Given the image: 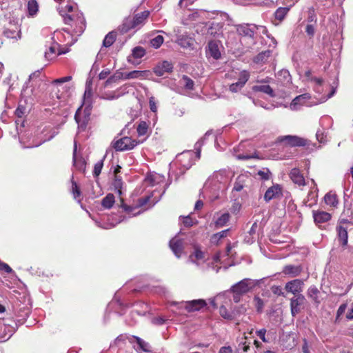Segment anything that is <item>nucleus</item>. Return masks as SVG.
<instances>
[{"label": "nucleus", "mask_w": 353, "mask_h": 353, "mask_svg": "<svg viewBox=\"0 0 353 353\" xmlns=\"http://www.w3.org/2000/svg\"><path fill=\"white\" fill-rule=\"evenodd\" d=\"M92 94V81H87L85 85V90L83 95V103L82 106H85L84 109L80 107L77 110L74 119L78 124V127L81 129H84L90 119L91 114V97Z\"/></svg>", "instance_id": "1"}, {"label": "nucleus", "mask_w": 353, "mask_h": 353, "mask_svg": "<svg viewBox=\"0 0 353 353\" xmlns=\"http://www.w3.org/2000/svg\"><path fill=\"white\" fill-rule=\"evenodd\" d=\"M65 8L68 13L63 14L60 11L65 23L74 26V32L77 35H81L85 29V20L81 12H73V6L67 5Z\"/></svg>", "instance_id": "2"}, {"label": "nucleus", "mask_w": 353, "mask_h": 353, "mask_svg": "<svg viewBox=\"0 0 353 353\" xmlns=\"http://www.w3.org/2000/svg\"><path fill=\"white\" fill-rule=\"evenodd\" d=\"M150 13V11L145 10L136 14L133 17H126L119 28L120 32L126 33L132 29H139L145 24L149 17Z\"/></svg>", "instance_id": "3"}, {"label": "nucleus", "mask_w": 353, "mask_h": 353, "mask_svg": "<svg viewBox=\"0 0 353 353\" xmlns=\"http://www.w3.org/2000/svg\"><path fill=\"white\" fill-rule=\"evenodd\" d=\"M189 261L202 271L208 270L211 267V263L206 259L205 253L198 248H195L190 254Z\"/></svg>", "instance_id": "4"}, {"label": "nucleus", "mask_w": 353, "mask_h": 353, "mask_svg": "<svg viewBox=\"0 0 353 353\" xmlns=\"http://www.w3.org/2000/svg\"><path fill=\"white\" fill-rule=\"evenodd\" d=\"M321 128H319L316 133L317 141L323 144L328 141V128L332 125V119L328 116H324L320 119Z\"/></svg>", "instance_id": "5"}, {"label": "nucleus", "mask_w": 353, "mask_h": 353, "mask_svg": "<svg viewBox=\"0 0 353 353\" xmlns=\"http://www.w3.org/2000/svg\"><path fill=\"white\" fill-rule=\"evenodd\" d=\"M247 143L243 141L236 147H234L232 150V154L234 157L241 161H247L251 159H259V157L255 151L250 152L246 150Z\"/></svg>", "instance_id": "6"}, {"label": "nucleus", "mask_w": 353, "mask_h": 353, "mask_svg": "<svg viewBox=\"0 0 353 353\" xmlns=\"http://www.w3.org/2000/svg\"><path fill=\"white\" fill-rule=\"evenodd\" d=\"M139 144L136 139L131 137H124L118 140L114 141L112 143V147L117 151H125L133 149Z\"/></svg>", "instance_id": "7"}, {"label": "nucleus", "mask_w": 353, "mask_h": 353, "mask_svg": "<svg viewBox=\"0 0 353 353\" xmlns=\"http://www.w3.org/2000/svg\"><path fill=\"white\" fill-rule=\"evenodd\" d=\"M177 306L176 309L181 310L184 308L187 312L198 311L207 305V303L203 299H196L190 301L181 302L179 303H173Z\"/></svg>", "instance_id": "8"}, {"label": "nucleus", "mask_w": 353, "mask_h": 353, "mask_svg": "<svg viewBox=\"0 0 353 353\" xmlns=\"http://www.w3.org/2000/svg\"><path fill=\"white\" fill-rule=\"evenodd\" d=\"M194 162V152L190 150L183 152L176 157V163L185 170L190 169Z\"/></svg>", "instance_id": "9"}, {"label": "nucleus", "mask_w": 353, "mask_h": 353, "mask_svg": "<svg viewBox=\"0 0 353 353\" xmlns=\"http://www.w3.org/2000/svg\"><path fill=\"white\" fill-rule=\"evenodd\" d=\"M278 142L280 143H285L287 145L290 146H305L307 143V141L303 138L293 136V135H286L279 137L277 139Z\"/></svg>", "instance_id": "10"}, {"label": "nucleus", "mask_w": 353, "mask_h": 353, "mask_svg": "<svg viewBox=\"0 0 353 353\" xmlns=\"http://www.w3.org/2000/svg\"><path fill=\"white\" fill-rule=\"evenodd\" d=\"M258 27L254 24L242 23L236 26V30L239 35L253 38Z\"/></svg>", "instance_id": "11"}, {"label": "nucleus", "mask_w": 353, "mask_h": 353, "mask_svg": "<svg viewBox=\"0 0 353 353\" xmlns=\"http://www.w3.org/2000/svg\"><path fill=\"white\" fill-rule=\"evenodd\" d=\"M311 98V96L308 93H305L296 97L290 105V108L292 110H297L302 105L310 106L313 103H308L307 101Z\"/></svg>", "instance_id": "12"}, {"label": "nucleus", "mask_w": 353, "mask_h": 353, "mask_svg": "<svg viewBox=\"0 0 353 353\" xmlns=\"http://www.w3.org/2000/svg\"><path fill=\"white\" fill-rule=\"evenodd\" d=\"M253 286L254 285H252L251 279H244L233 285L230 290L232 292H236L244 295L248 292Z\"/></svg>", "instance_id": "13"}, {"label": "nucleus", "mask_w": 353, "mask_h": 353, "mask_svg": "<svg viewBox=\"0 0 353 353\" xmlns=\"http://www.w3.org/2000/svg\"><path fill=\"white\" fill-rule=\"evenodd\" d=\"M128 340L131 343H137V347L134 346V347L138 353L150 352L151 351L150 344L139 336H130Z\"/></svg>", "instance_id": "14"}, {"label": "nucleus", "mask_w": 353, "mask_h": 353, "mask_svg": "<svg viewBox=\"0 0 353 353\" xmlns=\"http://www.w3.org/2000/svg\"><path fill=\"white\" fill-rule=\"evenodd\" d=\"M305 298L303 294H298L290 299V310L292 316H296L301 312V306L305 303Z\"/></svg>", "instance_id": "15"}, {"label": "nucleus", "mask_w": 353, "mask_h": 353, "mask_svg": "<svg viewBox=\"0 0 353 353\" xmlns=\"http://www.w3.org/2000/svg\"><path fill=\"white\" fill-rule=\"evenodd\" d=\"M303 281L301 279H294L286 283L285 289L287 292L293 294L295 296L301 294L300 292L303 290Z\"/></svg>", "instance_id": "16"}, {"label": "nucleus", "mask_w": 353, "mask_h": 353, "mask_svg": "<svg viewBox=\"0 0 353 353\" xmlns=\"http://www.w3.org/2000/svg\"><path fill=\"white\" fill-rule=\"evenodd\" d=\"M220 43L218 41L212 40L208 42V48L206 49V54L212 57L213 59L217 60L221 57V52L219 50Z\"/></svg>", "instance_id": "17"}, {"label": "nucleus", "mask_w": 353, "mask_h": 353, "mask_svg": "<svg viewBox=\"0 0 353 353\" xmlns=\"http://www.w3.org/2000/svg\"><path fill=\"white\" fill-rule=\"evenodd\" d=\"M312 214L315 224L319 228L321 224L328 222L332 218L330 213L321 210H313Z\"/></svg>", "instance_id": "18"}, {"label": "nucleus", "mask_w": 353, "mask_h": 353, "mask_svg": "<svg viewBox=\"0 0 353 353\" xmlns=\"http://www.w3.org/2000/svg\"><path fill=\"white\" fill-rule=\"evenodd\" d=\"M250 180L251 177L248 174L239 175L235 179L232 190L236 192L241 191L244 187L248 185Z\"/></svg>", "instance_id": "19"}, {"label": "nucleus", "mask_w": 353, "mask_h": 353, "mask_svg": "<svg viewBox=\"0 0 353 353\" xmlns=\"http://www.w3.org/2000/svg\"><path fill=\"white\" fill-rule=\"evenodd\" d=\"M170 248L174 255L179 258L183 251V241L178 236H174L170 241Z\"/></svg>", "instance_id": "20"}, {"label": "nucleus", "mask_w": 353, "mask_h": 353, "mask_svg": "<svg viewBox=\"0 0 353 353\" xmlns=\"http://www.w3.org/2000/svg\"><path fill=\"white\" fill-rule=\"evenodd\" d=\"M3 34L8 38L15 39L18 40L21 39V30L17 23H10V26L5 28Z\"/></svg>", "instance_id": "21"}, {"label": "nucleus", "mask_w": 353, "mask_h": 353, "mask_svg": "<svg viewBox=\"0 0 353 353\" xmlns=\"http://www.w3.org/2000/svg\"><path fill=\"white\" fill-rule=\"evenodd\" d=\"M77 143L74 142L73 150V164L78 170L84 172L85 170L86 161L82 156L77 154Z\"/></svg>", "instance_id": "22"}, {"label": "nucleus", "mask_w": 353, "mask_h": 353, "mask_svg": "<svg viewBox=\"0 0 353 353\" xmlns=\"http://www.w3.org/2000/svg\"><path fill=\"white\" fill-rule=\"evenodd\" d=\"M173 66L171 63L167 61H163L154 68V72L156 75L161 77L166 73H170L172 71Z\"/></svg>", "instance_id": "23"}, {"label": "nucleus", "mask_w": 353, "mask_h": 353, "mask_svg": "<svg viewBox=\"0 0 353 353\" xmlns=\"http://www.w3.org/2000/svg\"><path fill=\"white\" fill-rule=\"evenodd\" d=\"M281 195V187L276 184L270 187L264 194V200L269 202L272 199H276Z\"/></svg>", "instance_id": "24"}, {"label": "nucleus", "mask_w": 353, "mask_h": 353, "mask_svg": "<svg viewBox=\"0 0 353 353\" xmlns=\"http://www.w3.org/2000/svg\"><path fill=\"white\" fill-rule=\"evenodd\" d=\"M145 54V50L141 46H136L132 50V54L127 57V61L134 65L139 63L134 61V59H141Z\"/></svg>", "instance_id": "25"}, {"label": "nucleus", "mask_w": 353, "mask_h": 353, "mask_svg": "<svg viewBox=\"0 0 353 353\" xmlns=\"http://www.w3.org/2000/svg\"><path fill=\"white\" fill-rule=\"evenodd\" d=\"M336 232L339 239V241L343 246H345L347 244L348 241V234H347V228L343 227L341 225H339L336 226Z\"/></svg>", "instance_id": "26"}, {"label": "nucleus", "mask_w": 353, "mask_h": 353, "mask_svg": "<svg viewBox=\"0 0 353 353\" xmlns=\"http://www.w3.org/2000/svg\"><path fill=\"white\" fill-rule=\"evenodd\" d=\"M290 177L294 183L299 186L304 185L305 184V179L298 168L292 169L290 172Z\"/></svg>", "instance_id": "27"}, {"label": "nucleus", "mask_w": 353, "mask_h": 353, "mask_svg": "<svg viewBox=\"0 0 353 353\" xmlns=\"http://www.w3.org/2000/svg\"><path fill=\"white\" fill-rule=\"evenodd\" d=\"M250 341L248 339L247 336H244L240 339L236 347V351L239 353H248L250 350Z\"/></svg>", "instance_id": "28"}, {"label": "nucleus", "mask_w": 353, "mask_h": 353, "mask_svg": "<svg viewBox=\"0 0 353 353\" xmlns=\"http://www.w3.org/2000/svg\"><path fill=\"white\" fill-rule=\"evenodd\" d=\"M228 181V177L226 175V172L223 170L215 172L212 179V182H213L214 184L219 183L220 184H223L224 185L227 183Z\"/></svg>", "instance_id": "29"}, {"label": "nucleus", "mask_w": 353, "mask_h": 353, "mask_svg": "<svg viewBox=\"0 0 353 353\" xmlns=\"http://www.w3.org/2000/svg\"><path fill=\"white\" fill-rule=\"evenodd\" d=\"M272 54V51L270 50L263 51L258 54L254 58V62L257 64H263L265 63L268 59L270 57Z\"/></svg>", "instance_id": "30"}, {"label": "nucleus", "mask_w": 353, "mask_h": 353, "mask_svg": "<svg viewBox=\"0 0 353 353\" xmlns=\"http://www.w3.org/2000/svg\"><path fill=\"white\" fill-rule=\"evenodd\" d=\"M147 71L133 70L129 72H125V80L132 79H145L147 75Z\"/></svg>", "instance_id": "31"}, {"label": "nucleus", "mask_w": 353, "mask_h": 353, "mask_svg": "<svg viewBox=\"0 0 353 353\" xmlns=\"http://www.w3.org/2000/svg\"><path fill=\"white\" fill-rule=\"evenodd\" d=\"M112 188L119 196L122 194L123 181L121 176L114 175L112 182Z\"/></svg>", "instance_id": "32"}, {"label": "nucleus", "mask_w": 353, "mask_h": 353, "mask_svg": "<svg viewBox=\"0 0 353 353\" xmlns=\"http://www.w3.org/2000/svg\"><path fill=\"white\" fill-rule=\"evenodd\" d=\"M253 90L255 92H261L268 94L271 97H274V92L269 85H257L253 86Z\"/></svg>", "instance_id": "33"}, {"label": "nucleus", "mask_w": 353, "mask_h": 353, "mask_svg": "<svg viewBox=\"0 0 353 353\" xmlns=\"http://www.w3.org/2000/svg\"><path fill=\"white\" fill-rule=\"evenodd\" d=\"M283 272L292 276H299L301 273V268L299 266L288 265L284 267Z\"/></svg>", "instance_id": "34"}, {"label": "nucleus", "mask_w": 353, "mask_h": 353, "mask_svg": "<svg viewBox=\"0 0 353 353\" xmlns=\"http://www.w3.org/2000/svg\"><path fill=\"white\" fill-rule=\"evenodd\" d=\"M28 15L30 17L35 16L39 11V4L36 0H29L27 4Z\"/></svg>", "instance_id": "35"}, {"label": "nucleus", "mask_w": 353, "mask_h": 353, "mask_svg": "<svg viewBox=\"0 0 353 353\" xmlns=\"http://www.w3.org/2000/svg\"><path fill=\"white\" fill-rule=\"evenodd\" d=\"M324 201L326 205L331 207H336L339 203L336 194L332 192H328L325 195Z\"/></svg>", "instance_id": "36"}, {"label": "nucleus", "mask_w": 353, "mask_h": 353, "mask_svg": "<svg viewBox=\"0 0 353 353\" xmlns=\"http://www.w3.org/2000/svg\"><path fill=\"white\" fill-rule=\"evenodd\" d=\"M161 181V176L158 174H148L145 179V183L151 186H154Z\"/></svg>", "instance_id": "37"}, {"label": "nucleus", "mask_w": 353, "mask_h": 353, "mask_svg": "<svg viewBox=\"0 0 353 353\" xmlns=\"http://www.w3.org/2000/svg\"><path fill=\"white\" fill-rule=\"evenodd\" d=\"M117 38V32L114 31L110 32L103 41V46L105 48L111 46L115 41Z\"/></svg>", "instance_id": "38"}, {"label": "nucleus", "mask_w": 353, "mask_h": 353, "mask_svg": "<svg viewBox=\"0 0 353 353\" xmlns=\"http://www.w3.org/2000/svg\"><path fill=\"white\" fill-rule=\"evenodd\" d=\"M114 196L112 194H108L101 201V205L104 208L110 209L114 203Z\"/></svg>", "instance_id": "39"}, {"label": "nucleus", "mask_w": 353, "mask_h": 353, "mask_svg": "<svg viewBox=\"0 0 353 353\" xmlns=\"http://www.w3.org/2000/svg\"><path fill=\"white\" fill-rule=\"evenodd\" d=\"M180 83L186 90H192L194 89V83L190 77L186 75H183L182 79L180 80Z\"/></svg>", "instance_id": "40"}, {"label": "nucleus", "mask_w": 353, "mask_h": 353, "mask_svg": "<svg viewBox=\"0 0 353 353\" xmlns=\"http://www.w3.org/2000/svg\"><path fill=\"white\" fill-rule=\"evenodd\" d=\"M230 215L228 212H225L222 214L215 221V225L218 228H221L224 226L230 220Z\"/></svg>", "instance_id": "41"}, {"label": "nucleus", "mask_w": 353, "mask_h": 353, "mask_svg": "<svg viewBox=\"0 0 353 353\" xmlns=\"http://www.w3.org/2000/svg\"><path fill=\"white\" fill-rule=\"evenodd\" d=\"M277 77L283 83H289L291 81V76L287 70H280L277 74Z\"/></svg>", "instance_id": "42"}, {"label": "nucleus", "mask_w": 353, "mask_h": 353, "mask_svg": "<svg viewBox=\"0 0 353 353\" xmlns=\"http://www.w3.org/2000/svg\"><path fill=\"white\" fill-rule=\"evenodd\" d=\"M59 44L54 41L53 43L49 47V50L45 52V58L47 60H51L55 57L56 49Z\"/></svg>", "instance_id": "43"}, {"label": "nucleus", "mask_w": 353, "mask_h": 353, "mask_svg": "<svg viewBox=\"0 0 353 353\" xmlns=\"http://www.w3.org/2000/svg\"><path fill=\"white\" fill-rule=\"evenodd\" d=\"M289 10L290 9L286 7H280L277 8L274 12L275 19L279 21H282L287 15Z\"/></svg>", "instance_id": "44"}, {"label": "nucleus", "mask_w": 353, "mask_h": 353, "mask_svg": "<svg viewBox=\"0 0 353 353\" xmlns=\"http://www.w3.org/2000/svg\"><path fill=\"white\" fill-rule=\"evenodd\" d=\"M311 81L314 83V90L319 94L322 93L323 89L322 88V84L323 82V79L322 78L319 77H312Z\"/></svg>", "instance_id": "45"}, {"label": "nucleus", "mask_w": 353, "mask_h": 353, "mask_svg": "<svg viewBox=\"0 0 353 353\" xmlns=\"http://www.w3.org/2000/svg\"><path fill=\"white\" fill-rule=\"evenodd\" d=\"M123 306V303L121 302V301L117 298V294L114 295V297L113 299V300L109 303L108 305V308L110 310H112L113 308H114L115 310V312L118 314H119L120 315H121L123 313L121 311H119V310H117V309L116 308L117 307H121Z\"/></svg>", "instance_id": "46"}, {"label": "nucleus", "mask_w": 353, "mask_h": 353, "mask_svg": "<svg viewBox=\"0 0 353 353\" xmlns=\"http://www.w3.org/2000/svg\"><path fill=\"white\" fill-rule=\"evenodd\" d=\"M72 193L73 194L74 199H76L78 201V203H81V192L79 190L78 185L74 181H72Z\"/></svg>", "instance_id": "47"}, {"label": "nucleus", "mask_w": 353, "mask_h": 353, "mask_svg": "<svg viewBox=\"0 0 353 353\" xmlns=\"http://www.w3.org/2000/svg\"><path fill=\"white\" fill-rule=\"evenodd\" d=\"M71 79H72L71 76H67V77H64L62 78L55 79L54 81H52V86L54 87V90L56 89V90H57L58 92H59L60 91L59 86H61V85L63 83L70 81Z\"/></svg>", "instance_id": "48"}, {"label": "nucleus", "mask_w": 353, "mask_h": 353, "mask_svg": "<svg viewBox=\"0 0 353 353\" xmlns=\"http://www.w3.org/2000/svg\"><path fill=\"white\" fill-rule=\"evenodd\" d=\"M208 133H206L205 134V137L203 138H201V139H199L195 144H194V150L196 151L195 152V157L197 159H200V157H201V147L202 145H203V142H204V140L205 139V137L207 136Z\"/></svg>", "instance_id": "49"}, {"label": "nucleus", "mask_w": 353, "mask_h": 353, "mask_svg": "<svg viewBox=\"0 0 353 353\" xmlns=\"http://www.w3.org/2000/svg\"><path fill=\"white\" fill-rule=\"evenodd\" d=\"M139 136H144L147 134L148 130V125L145 121H141L137 128Z\"/></svg>", "instance_id": "50"}, {"label": "nucleus", "mask_w": 353, "mask_h": 353, "mask_svg": "<svg viewBox=\"0 0 353 353\" xmlns=\"http://www.w3.org/2000/svg\"><path fill=\"white\" fill-rule=\"evenodd\" d=\"M254 305L259 313H261L264 307V301L259 296H254L253 299Z\"/></svg>", "instance_id": "51"}, {"label": "nucleus", "mask_w": 353, "mask_h": 353, "mask_svg": "<svg viewBox=\"0 0 353 353\" xmlns=\"http://www.w3.org/2000/svg\"><path fill=\"white\" fill-rule=\"evenodd\" d=\"M250 78V72L247 70H243L240 72L238 83H239L242 86H244L246 82L249 80Z\"/></svg>", "instance_id": "52"}, {"label": "nucleus", "mask_w": 353, "mask_h": 353, "mask_svg": "<svg viewBox=\"0 0 353 353\" xmlns=\"http://www.w3.org/2000/svg\"><path fill=\"white\" fill-rule=\"evenodd\" d=\"M319 294V291L316 286H311L307 290V295L309 297L312 298L314 301L319 302L318 301V294Z\"/></svg>", "instance_id": "53"}, {"label": "nucleus", "mask_w": 353, "mask_h": 353, "mask_svg": "<svg viewBox=\"0 0 353 353\" xmlns=\"http://www.w3.org/2000/svg\"><path fill=\"white\" fill-rule=\"evenodd\" d=\"M197 223V220L196 219L192 218L190 215L183 217V223L184 226L187 228L193 226L194 225H196Z\"/></svg>", "instance_id": "54"}, {"label": "nucleus", "mask_w": 353, "mask_h": 353, "mask_svg": "<svg viewBox=\"0 0 353 353\" xmlns=\"http://www.w3.org/2000/svg\"><path fill=\"white\" fill-rule=\"evenodd\" d=\"M103 159H101V160L99 161L98 162H97L94 164V170H93V176L94 177L99 176V175L101 172V170L103 168Z\"/></svg>", "instance_id": "55"}, {"label": "nucleus", "mask_w": 353, "mask_h": 353, "mask_svg": "<svg viewBox=\"0 0 353 353\" xmlns=\"http://www.w3.org/2000/svg\"><path fill=\"white\" fill-rule=\"evenodd\" d=\"M163 42V37L161 35H158L150 41V44L154 48H159Z\"/></svg>", "instance_id": "56"}, {"label": "nucleus", "mask_w": 353, "mask_h": 353, "mask_svg": "<svg viewBox=\"0 0 353 353\" xmlns=\"http://www.w3.org/2000/svg\"><path fill=\"white\" fill-rule=\"evenodd\" d=\"M267 330L265 328L260 329L256 331V334L264 343H269L270 339L266 337Z\"/></svg>", "instance_id": "57"}, {"label": "nucleus", "mask_w": 353, "mask_h": 353, "mask_svg": "<svg viewBox=\"0 0 353 353\" xmlns=\"http://www.w3.org/2000/svg\"><path fill=\"white\" fill-rule=\"evenodd\" d=\"M228 231L229 230H225L214 234L212 237V241L213 243L218 242L221 239L224 238L227 236Z\"/></svg>", "instance_id": "58"}, {"label": "nucleus", "mask_w": 353, "mask_h": 353, "mask_svg": "<svg viewBox=\"0 0 353 353\" xmlns=\"http://www.w3.org/2000/svg\"><path fill=\"white\" fill-rule=\"evenodd\" d=\"M258 175L259 176L261 179L266 181L270 179L272 174L269 169L265 168L263 169V170H259L258 172Z\"/></svg>", "instance_id": "59"}, {"label": "nucleus", "mask_w": 353, "mask_h": 353, "mask_svg": "<svg viewBox=\"0 0 353 353\" xmlns=\"http://www.w3.org/2000/svg\"><path fill=\"white\" fill-rule=\"evenodd\" d=\"M221 259V254L219 252H217L213 256L212 261H210L211 263V267L210 269L215 270L216 273H217L219 271V269L221 267H217L214 265V263H218L220 261Z\"/></svg>", "instance_id": "60"}, {"label": "nucleus", "mask_w": 353, "mask_h": 353, "mask_svg": "<svg viewBox=\"0 0 353 353\" xmlns=\"http://www.w3.org/2000/svg\"><path fill=\"white\" fill-rule=\"evenodd\" d=\"M335 92H336V89L334 88H332L331 92L327 95L322 96L321 98L320 99V100L318 102L314 103V104L321 103L326 101L328 99H330L332 97L334 96V94H335Z\"/></svg>", "instance_id": "61"}, {"label": "nucleus", "mask_w": 353, "mask_h": 353, "mask_svg": "<svg viewBox=\"0 0 353 353\" xmlns=\"http://www.w3.org/2000/svg\"><path fill=\"white\" fill-rule=\"evenodd\" d=\"M115 92L117 93L119 97L124 95L126 93H128V85L127 84H125L121 86L117 90H115Z\"/></svg>", "instance_id": "62"}, {"label": "nucleus", "mask_w": 353, "mask_h": 353, "mask_svg": "<svg viewBox=\"0 0 353 353\" xmlns=\"http://www.w3.org/2000/svg\"><path fill=\"white\" fill-rule=\"evenodd\" d=\"M243 88V86H242L239 83L236 82V83H232L230 85L229 90L232 92H237L239 90H241Z\"/></svg>", "instance_id": "63"}, {"label": "nucleus", "mask_w": 353, "mask_h": 353, "mask_svg": "<svg viewBox=\"0 0 353 353\" xmlns=\"http://www.w3.org/2000/svg\"><path fill=\"white\" fill-rule=\"evenodd\" d=\"M179 44L183 48H188L192 46L190 40L186 38H181L178 41Z\"/></svg>", "instance_id": "64"}]
</instances>
